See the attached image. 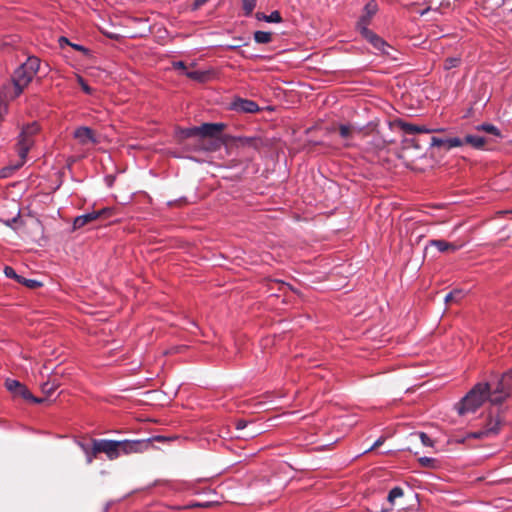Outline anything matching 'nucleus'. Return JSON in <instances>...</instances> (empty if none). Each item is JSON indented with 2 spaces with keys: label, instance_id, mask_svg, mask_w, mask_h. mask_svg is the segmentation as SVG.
I'll list each match as a JSON object with an SVG mask.
<instances>
[{
  "label": "nucleus",
  "instance_id": "obj_27",
  "mask_svg": "<svg viewBox=\"0 0 512 512\" xmlns=\"http://www.w3.org/2000/svg\"><path fill=\"white\" fill-rule=\"evenodd\" d=\"M265 21L268 23H280L282 21V17L278 11H273L265 17Z\"/></svg>",
  "mask_w": 512,
  "mask_h": 512
},
{
  "label": "nucleus",
  "instance_id": "obj_36",
  "mask_svg": "<svg viewBox=\"0 0 512 512\" xmlns=\"http://www.w3.org/2000/svg\"><path fill=\"white\" fill-rule=\"evenodd\" d=\"M172 66L176 70H182L184 73L187 72V66L183 61H175L172 63Z\"/></svg>",
  "mask_w": 512,
  "mask_h": 512
},
{
  "label": "nucleus",
  "instance_id": "obj_31",
  "mask_svg": "<svg viewBox=\"0 0 512 512\" xmlns=\"http://www.w3.org/2000/svg\"><path fill=\"white\" fill-rule=\"evenodd\" d=\"M77 81L80 84L84 93L91 95L93 90L92 88L85 82V80L81 76H77Z\"/></svg>",
  "mask_w": 512,
  "mask_h": 512
},
{
  "label": "nucleus",
  "instance_id": "obj_5",
  "mask_svg": "<svg viewBox=\"0 0 512 512\" xmlns=\"http://www.w3.org/2000/svg\"><path fill=\"white\" fill-rule=\"evenodd\" d=\"M511 388V382L502 375L495 387L490 386L489 401L492 404H501L509 396Z\"/></svg>",
  "mask_w": 512,
  "mask_h": 512
},
{
  "label": "nucleus",
  "instance_id": "obj_43",
  "mask_svg": "<svg viewBox=\"0 0 512 512\" xmlns=\"http://www.w3.org/2000/svg\"><path fill=\"white\" fill-rule=\"evenodd\" d=\"M59 43L61 46L63 45V43L70 45V42L66 37H60Z\"/></svg>",
  "mask_w": 512,
  "mask_h": 512
},
{
  "label": "nucleus",
  "instance_id": "obj_6",
  "mask_svg": "<svg viewBox=\"0 0 512 512\" xmlns=\"http://www.w3.org/2000/svg\"><path fill=\"white\" fill-rule=\"evenodd\" d=\"M5 386L10 392L14 393L15 395L21 396L23 399L29 402L39 404L45 401L44 398L34 397L32 393L28 390V388L17 380L7 379L5 382Z\"/></svg>",
  "mask_w": 512,
  "mask_h": 512
},
{
  "label": "nucleus",
  "instance_id": "obj_2",
  "mask_svg": "<svg viewBox=\"0 0 512 512\" xmlns=\"http://www.w3.org/2000/svg\"><path fill=\"white\" fill-rule=\"evenodd\" d=\"M490 384L488 382H480L462 398L456 405L459 415L474 413L485 401L489 400Z\"/></svg>",
  "mask_w": 512,
  "mask_h": 512
},
{
  "label": "nucleus",
  "instance_id": "obj_40",
  "mask_svg": "<svg viewBox=\"0 0 512 512\" xmlns=\"http://www.w3.org/2000/svg\"><path fill=\"white\" fill-rule=\"evenodd\" d=\"M384 441H385V438H384V437H380V438H378V439L374 442V444L369 448V450H373V449H375V448L379 447L380 445H382V444L384 443Z\"/></svg>",
  "mask_w": 512,
  "mask_h": 512
},
{
  "label": "nucleus",
  "instance_id": "obj_35",
  "mask_svg": "<svg viewBox=\"0 0 512 512\" xmlns=\"http://www.w3.org/2000/svg\"><path fill=\"white\" fill-rule=\"evenodd\" d=\"M20 283L25 284L29 288H35V287H39L41 285L40 282H38L37 280L25 279L23 277H22V281Z\"/></svg>",
  "mask_w": 512,
  "mask_h": 512
},
{
  "label": "nucleus",
  "instance_id": "obj_22",
  "mask_svg": "<svg viewBox=\"0 0 512 512\" xmlns=\"http://www.w3.org/2000/svg\"><path fill=\"white\" fill-rule=\"evenodd\" d=\"M403 494H404V492L401 487L396 486V487L392 488L389 491L388 496H387V500H388L389 504L391 506H393L395 499L402 497Z\"/></svg>",
  "mask_w": 512,
  "mask_h": 512
},
{
  "label": "nucleus",
  "instance_id": "obj_19",
  "mask_svg": "<svg viewBox=\"0 0 512 512\" xmlns=\"http://www.w3.org/2000/svg\"><path fill=\"white\" fill-rule=\"evenodd\" d=\"M355 131L356 128L350 124H341L339 126V134L344 139H350ZM357 131L359 132L360 129H357Z\"/></svg>",
  "mask_w": 512,
  "mask_h": 512
},
{
  "label": "nucleus",
  "instance_id": "obj_7",
  "mask_svg": "<svg viewBox=\"0 0 512 512\" xmlns=\"http://www.w3.org/2000/svg\"><path fill=\"white\" fill-rule=\"evenodd\" d=\"M96 451L106 454L109 460H115L119 457V441L96 439Z\"/></svg>",
  "mask_w": 512,
  "mask_h": 512
},
{
  "label": "nucleus",
  "instance_id": "obj_38",
  "mask_svg": "<svg viewBox=\"0 0 512 512\" xmlns=\"http://www.w3.org/2000/svg\"><path fill=\"white\" fill-rule=\"evenodd\" d=\"M70 46H71L72 48H74L75 50H77V51H81V52H83V53H85V54H87V53H88V49H87V48H85V47H84V46H82V45H79V44H75V43H71V42H70Z\"/></svg>",
  "mask_w": 512,
  "mask_h": 512
},
{
  "label": "nucleus",
  "instance_id": "obj_21",
  "mask_svg": "<svg viewBox=\"0 0 512 512\" xmlns=\"http://www.w3.org/2000/svg\"><path fill=\"white\" fill-rule=\"evenodd\" d=\"M478 131H484L486 133L492 134L494 136H500V130L493 124L483 123L476 126Z\"/></svg>",
  "mask_w": 512,
  "mask_h": 512
},
{
  "label": "nucleus",
  "instance_id": "obj_24",
  "mask_svg": "<svg viewBox=\"0 0 512 512\" xmlns=\"http://www.w3.org/2000/svg\"><path fill=\"white\" fill-rule=\"evenodd\" d=\"M461 59L459 57H449L444 60L443 67L445 70L456 68L460 65Z\"/></svg>",
  "mask_w": 512,
  "mask_h": 512
},
{
  "label": "nucleus",
  "instance_id": "obj_11",
  "mask_svg": "<svg viewBox=\"0 0 512 512\" xmlns=\"http://www.w3.org/2000/svg\"><path fill=\"white\" fill-rule=\"evenodd\" d=\"M110 212H111V210L109 208H103L98 211H92V212L85 213L83 215H79L73 221V228L80 229L83 226H85L86 224L97 220L101 216L110 214Z\"/></svg>",
  "mask_w": 512,
  "mask_h": 512
},
{
  "label": "nucleus",
  "instance_id": "obj_15",
  "mask_svg": "<svg viewBox=\"0 0 512 512\" xmlns=\"http://www.w3.org/2000/svg\"><path fill=\"white\" fill-rule=\"evenodd\" d=\"M430 246L436 247L439 252H456L461 248V245H456L454 243L447 242L441 239L431 240L429 242Z\"/></svg>",
  "mask_w": 512,
  "mask_h": 512
},
{
  "label": "nucleus",
  "instance_id": "obj_4",
  "mask_svg": "<svg viewBox=\"0 0 512 512\" xmlns=\"http://www.w3.org/2000/svg\"><path fill=\"white\" fill-rule=\"evenodd\" d=\"M153 438L121 440L119 441V457L121 455H129L134 453H142L151 446Z\"/></svg>",
  "mask_w": 512,
  "mask_h": 512
},
{
  "label": "nucleus",
  "instance_id": "obj_12",
  "mask_svg": "<svg viewBox=\"0 0 512 512\" xmlns=\"http://www.w3.org/2000/svg\"><path fill=\"white\" fill-rule=\"evenodd\" d=\"M430 145L432 147L443 148L448 151L455 147H461L464 145V141L460 137H432Z\"/></svg>",
  "mask_w": 512,
  "mask_h": 512
},
{
  "label": "nucleus",
  "instance_id": "obj_9",
  "mask_svg": "<svg viewBox=\"0 0 512 512\" xmlns=\"http://www.w3.org/2000/svg\"><path fill=\"white\" fill-rule=\"evenodd\" d=\"M360 34L381 54L390 55L389 50L392 49L391 46L372 30L365 29Z\"/></svg>",
  "mask_w": 512,
  "mask_h": 512
},
{
  "label": "nucleus",
  "instance_id": "obj_28",
  "mask_svg": "<svg viewBox=\"0 0 512 512\" xmlns=\"http://www.w3.org/2000/svg\"><path fill=\"white\" fill-rule=\"evenodd\" d=\"M4 273L5 275L10 278V279H16L18 282H21L22 281V277L19 276L16 271L10 267V266H6L4 268Z\"/></svg>",
  "mask_w": 512,
  "mask_h": 512
},
{
  "label": "nucleus",
  "instance_id": "obj_33",
  "mask_svg": "<svg viewBox=\"0 0 512 512\" xmlns=\"http://www.w3.org/2000/svg\"><path fill=\"white\" fill-rule=\"evenodd\" d=\"M238 141L243 146H245V145H247V146H255L257 138H253V137H240L238 139Z\"/></svg>",
  "mask_w": 512,
  "mask_h": 512
},
{
  "label": "nucleus",
  "instance_id": "obj_13",
  "mask_svg": "<svg viewBox=\"0 0 512 512\" xmlns=\"http://www.w3.org/2000/svg\"><path fill=\"white\" fill-rule=\"evenodd\" d=\"M73 136L82 145H86L88 143L95 144L98 142L93 130L87 126L78 127L74 131Z\"/></svg>",
  "mask_w": 512,
  "mask_h": 512
},
{
  "label": "nucleus",
  "instance_id": "obj_32",
  "mask_svg": "<svg viewBox=\"0 0 512 512\" xmlns=\"http://www.w3.org/2000/svg\"><path fill=\"white\" fill-rule=\"evenodd\" d=\"M182 135L186 138L198 136V126L190 127L182 131Z\"/></svg>",
  "mask_w": 512,
  "mask_h": 512
},
{
  "label": "nucleus",
  "instance_id": "obj_17",
  "mask_svg": "<svg viewBox=\"0 0 512 512\" xmlns=\"http://www.w3.org/2000/svg\"><path fill=\"white\" fill-rule=\"evenodd\" d=\"M77 445L84 452V454L86 456V463L91 464L94 461L96 455L98 454V451H96V439H94L92 441V447H90L88 444L83 443L81 441H78Z\"/></svg>",
  "mask_w": 512,
  "mask_h": 512
},
{
  "label": "nucleus",
  "instance_id": "obj_41",
  "mask_svg": "<svg viewBox=\"0 0 512 512\" xmlns=\"http://www.w3.org/2000/svg\"><path fill=\"white\" fill-rule=\"evenodd\" d=\"M502 375L504 376V379L510 381L512 385V368L509 369L507 372L503 373Z\"/></svg>",
  "mask_w": 512,
  "mask_h": 512
},
{
  "label": "nucleus",
  "instance_id": "obj_45",
  "mask_svg": "<svg viewBox=\"0 0 512 512\" xmlns=\"http://www.w3.org/2000/svg\"><path fill=\"white\" fill-rule=\"evenodd\" d=\"M108 511V506L105 508L104 512H107Z\"/></svg>",
  "mask_w": 512,
  "mask_h": 512
},
{
  "label": "nucleus",
  "instance_id": "obj_3",
  "mask_svg": "<svg viewBox=\"0 0 512 512\" xmlns=\"http://www.w3.org/2000/svg\"><path fill=\"white\" fill-rule=\"evenodd\" d=\"M39 131L40 127L37 122L28 123L22 127L16 143V151L20 159L18 167L26 162L27 155L34 146Z\"/></svg>",
  "mask_w": 512,
  "mask_h": 512
},
{
  "label": "nucleus",
  "instance_id": "obj_29",
  "mask_svg": "<svg viewBox=\"0 0 512 512\" xmlns=\"http://www.w3.org/2000/svg\"><path fill=\"white\" fill-rule=\"evenodd\" d=\"M417 436L419 437L421 443L424 445V446H427V447H430L433 445V441L432 439L424 432H419L417 433Z\"/></svg>",
  "mask_w": 512,
  "mask_h": 512
},
{
  "label": "nucleus",
  "instance_id": "obj_14",
  "mask_svg": "<svg viewBox=\"0 0 512 512\" xmlns=\"http://www.w3.org/2000/svg\"><path fill=\"white\" fill-rule=\"evenodd\" d=\"M225 125L222 123H203L198 126V136L201 137H215L223 129Z\"/></svg>",
  "mask_w": 512,
  "mask_h": 512
},
{
  "label": "nucleus",
  "instance_id": "obj_26",
  "mask_svg": "<svg viewBox=\"0 0 512 512\" xmlns=\"http://www.w3.org/2000/svg\"><path fill=\"white\" fill-rule=\"evenodd\" d=\"M370 147L368 149L371 150H381L385 147V142L380 137H374L373 140L369 143Z\"/></svg>",
  "mask_w": 512,
  "mask_h": 512
},
{
  "label": "nucleus",
  "instance_id": "obj_44",
  "mask_svg": "<svg viewBox=\"0 0 512 512\" xmlns=\"http://www.w3.org/2000/svg\"><path fill=\"white\" fill-rule=\"evenodd\" d=\"M256 17H257L258 20H264L265 21V17H267V15H265L263 13H257Z\"/></svg>",
  "mask_w": 512,
  "mask_h": 512
},
{
  "label": "nucleus",
  "instance_id": "obj_42",
  "mask_svg": "<svg viewBox=\"0 0 512 512\" xmlns=\"http://www.w3.org/2000/svg\"><path fill=\"white\" fill-rule=\"evenodd\" d=\"M255 434H256V431H255V430H253V431H251V432H249V433H247V434H245V435H243V436H240V435H239V436H237V437H238V438H240V437H242V438H248V437H254V436H255Z\"/></svg>",
  "mask_w": 512,
  "mask_h": 512
},
{
  "label": "nucleus",
  "instance_id": "obj_8",
  "mask_svg": "<svg viewBox=\"0 0 512 512\" xmlns=\"http://www.w3.org/2000/svg\"><path fill=\"white\" fill-rule=\"evenodd\" d=\"M377 11L378 5L374 0H371L364 6L363 14L359 18L356 25L359 32L365 31V29H369L368 26L370 25L371 20Z\"/></svg>",
  "mask_w": 512,
  "mask_h": 512
},
{
  "label": "nucleus",
  "instance_id": "obj_16",
  "mask_svg": "<svg viewBox=\"0 0 512 512\" xmlns=\"http://www.w3.org/2000/svg\"><path fill=\"white\" fill-rule=\"evenodd\" d=\"M401 129L404 133L409 135H414L417 133H432L437 131H442V129H429L425 126H418L411 123H401Z\"/></svg>",
  "mask_w": 512,
  "mask_h": 512
},
{
  "label": "nucleus",
  "instance_id": "obj_30",
  "mask_svg": "<svg viewBox=\"0 0 512 512\" xmlns=\"http://www.w3.org/2000/svg\"><path fill=\"white\" fill-rule=\"evenodd\" d=\"M185 75L193 80L202 81L204 79V73L200 71H188Z\"/></svg>",
  "mask_w": 512,
  "mask_h": 512
},
{
  "label": "nucleus",
  "instance_id": "obj_25",
  "mask_svg": "<svg viewBox=\"0 0 512 512\" xmlns=\"http://www.w3.org/2000/svg\"><path fill=\"white\" fill-rule=\"evenodd\" d=\"M243 9L246 16H249L256 7V0H242Z\"/></svg>",
  "mask_w": 512,
  "mask_h": 512
},
{
  "label": "nucleus",
  "instance_id": "obj_20",
  "mask_svg": "<svg viewBox=\"0 0 512 512\" xmlns=\"http://www.w3.org/2000/svg\"><path fill=\"white\" fill-rule=\"evenodd\" d=\"M254 40L259 44H267L272 40V33L266 31H256L254 33Z\"/></svg>",
  "mask_w": 512,
  "mask_h": 512
},
{
  "label": "nucleus",
  "instance_id": "obj_10",
  "mask_svg": "<svg viewBox=\"0 0 512 512\" xmlns=\"http://www.w3.org/2000/svg\"><path fill=\"white\" fill-rule=\"evenodd\" d=\"M230 106H231L232 110L239 112V113L253 114V113H257L260 111V107L255 101L250 100V99L240 98V97L235 98L231 102Z\"/></svg>",
  "mask_w": 512,
  "mask_h": 512
},
{
  "label": "nucleus",
  "instance_id": "obj_37",
  "mask_svg": "<svg viewBox=\"0 0 512 512\" xmlns=\"http://www.w3.org/2000/svg\"><path fill=\"white\" fill-rule=\"evenodd\" d=\"M248 424H249V423H248L246 420H244V419H239V420H237V421H236V423H235V428H236L237 430H239V431H240V430L245 429V428L248 426Z\"/></svg>",
  "mask_w": 512,
  "mask_h": 512
},
{
  "label": "nucleus",
  "instance_id": "obj_18",
  "mask_svg": "<svg viewBox=\"0 0 512 512\" xmlns=\"http://www.w3.org/2000/svg\"><path fill=\"white\" fill-rule=\"evenodd\" d=\"M462 141H464V145L469 144L475 149H482L486 143L485 138L478 135H466Z\"/></svg>",
  "mask_w": 512,
  "mask_h": 512
},
{
  "label": "nucleus",
  "instance_id": "obj_23",
  "mask_svg": "<svg viewBox=\"0 0 512 512\" xmlns=\"http://www.w3.org/2000/svg\"><path fill=\"white\" fill-rule=\"evenodd\" d=\"M464 296V293L462 290H453L451 292H449L446 296H445V303H451V302H458L460 301Z\"/></svg>",
  "mask_w": 512,
  "mask_h": 512
},
{
  "label": "nucleus",
  "instance_id": "obj_39",
  "mask_svg": "<svg viewBox=\"0 0 512 512\" xmlns=\"http://www.w3.org/2000/svg\"><path fill=\"white\" fill-rule=\"evenodd\" d=\"M499 424V420H495L494 424L491 427H489L488 431L496 434L499 431Z\"/></svg>",
  "mask_w": 512,
  "mask_h": 512
},
{
  "label": "nucleus",
  "instance_id": "obj_1",
  "mask_svg": "<svg viewBox=\"0 0 512 512\" xmlns=\"http://www.w3.org/2000/svg\"><path fill=\"white\" fill-rule=\"evenodd\" d=\"M40 68V60L36 56H30L15 69L12 76V85L4 88V96L8 99L19 97L28 87Z\"/></svg>",
  "mask_w": 512,
  "mask_h": 512
},
{
  "label": "nucleus",
  "instance_id": "obj_34",
  "mask_svg": "<svg viewBox=\"0 0 512 512\" xmlns=\"http://www.w3.org/2000/svg\"><path fill=\"white\" fill-rule=\"evenodd\" d=\"M419 463L423 467H432V466H434L435 459L430 458V457H421V458H419Z\"/></svg>",
  "mask_w": 512,
  "mask_h": 512
}]
</instances>
